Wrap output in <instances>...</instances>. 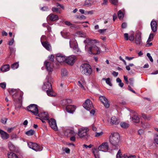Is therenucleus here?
I'll use <instances>...</instances> for the list:
<instances>
[{"label": "nucleus", "mask_w": 158, "mask_h": 158, "mask_svg": "<svg viewBox=\"0 0 158 158\" xmlns=\"http://www.w3.org/2000/svg\"><path fill=\"white\" fill-rule=\"evenodd\" d=\"M27 110L31 112L33 114L36 116L38 115L39 112L37 105L35 104H31L27 107Z\"/></svg>", "instance_id": "8"}, {"label": "nucleus", "mask_w": 158, "mask_h": 158, "mask_svg": "<svg viewBox=\"0 0 158 158\" xmlns=\"http://www.w3.org/2000/svg\"><path fill=\"white\" fill-rule=\"evenodd\" d=\"M129 83L132 86H133V81H134V79L133 78H130L129 79Z\"/></svg>", "instance_id": "52"}, {"label": "nucleus", "mask_w": 158, "mask_h": 158, "mask_svg": "<svg viewBox=\"0 0 158 158\" xmlns=\"http://www.w3.org/2000/svg\"><path fill=\"white\" fill-rule=\"evenodd\" d=\"M28 147L36 151H40L43 149V147L40 146L37 144L35 143L29 142L27 143Z\"/></svg>", "instance_id": "9"}, {"label": "nucleus", "mask_w": 158, "mask_h": 158, "mask_svg": "<svg viewBox=\"0 0 158 158\" xmlns=\"http://www.w3.org/2000/svg\"><path fill=\"white\" fill-rule=\"evenodd\" d=\"M65 24L68 26H70L72 25V24L70 22L68 21H66L64 22Z\"/></svg>", "instance_id": "61"}, {"label": "nucleus", "mask_w": 158, "mask_h": 158, "mask_svg": "<svg viewBox=\"0 0 158 158\" xmlns=\"http://www.w3.org/2000/svg\"><path fill=\"white\" fill-rule=\"evenodd\" d=\"M56 59L58 62L61 63L66 61V57L62 54H58L56 56Z\"/></svg>", "instance_id": "14"}, {"label": "nucleus", "mask_w": 158, "mask_h": 158, "mask_svg": "<svg viewBox=\"0 0 158 158\" xmlns=\"http://www.w3.org/2000/svg\"><path fill=\"white\" fill-rule=\"evenodd\" d=\"M42 118L43 120H48V116L47 113L43 112L40 113H38V115H36Z\"/></svg>", "instance_id": "20"}, {"label": "nucleus", "mask_w": 158, "mask_h": 158, "mask_svg": "<svg viewBox=\"0 0 158 158\" xmlns=\"http://www.w3.org/2000/svg\"><path fill=\"white\" fill-rule=\"evenodd\" d=\"M7 119L6 118H3L1 119V122L4 124H6Z\"/></svg>", "instance_id": "49"}, {"label": "nucleus", "mask_w": 158, "mask_h": 158, "mask_svg": "<svg viewBox=\"0 0 158 158\" xmlns=\"http://www.w3.org/2000/svg\"><path fill=\"white\" fill-rule=\"evenodd\" d=\"M14 127H9L7 128V131L8 132L10 133L14 130Z\"/></svg>", "instance_id": "62"}, {"label": "nucleus", "mask_w": 158, "mask_h": 158, "mask_svg": "<svg viewBox=\"0 0 158 158\" xmlns=\"http://www.w3.org/2000/svg\"><path fill=\"white\" fill-rule=\"evenodd\" d=\"M44 64L46 66V69L49 72L52 71V66L50 62L45 61L44 63Z\"/></svg>", "instance_id": "25"}, {"label": "nucleus", "mask_w": 158, "mask_h": 158, "mask_svg": "<svg viewBox=\"0 0 158 158\" xmlns=\"http://www.w3.org/2000/svg\"><path fill=\"white\" fill-rule=\"evenodd\" d=\"M78 135L81 139H87L89 136L88 133L89 129L87 127H82L78 129Z\"/></svg>", "instance_id": "5"}, {"label": "nucleus", "mask_w": 158, "mask_h": 158, "mask_svg": "<svg viewBox=\"0 0 158 158\" xmlns=\"http://www.w3.org/2000/svg\"><path fill=\"white\" fill-rule=\"evenodd\" d=\"M136 157V156L135 155L133 156H130L126 154H124L123 155V158H135Z\"/></svg>", "instance_id": "39"}, {"label": "nucleus", "mask_w": 158, "mask_h": 158, "mask_svg": "<svg viewBox=\"0 0 158 158\" xmlns=\"http://www.w3.org/2000/svg\"><path fill=\"white\" fill-rule=\"evenodd\" d=\"M155 35V33H151L149 35V38L148 40V41H151L153 40V38L154 37V35Z\"/></svg>", "instance_id": "40"}, {"label": "nucleus", "mask_w": 158, "mask_h": 158, "mask_svg": "<svg viewBox=\"0 0 158 158\" xmlns=\"http://www.w3.org/2000/svg\"><path fill=\"white\" fill-rule=\"evenodd\" d=\"M49 123L50 126L52 128L56 131L57 129V127L55 120L53 118H51L49 121Z\"/></svg>", "instance_id": "15"}, {"label": "nucleus", "mask_w": 158, "mask_h": 158, "mask_svg": "<svg viewBox=\"0 0 158 158\" xmlns=\"http://www.w3.org/2000/svg\"><path fill=\"white\" fill-rule=\"evenodd\" d=\"M98 150L97 148H94L92 149V152L94 154L95 158H99L100 155Z\"/></svg>", "instance_id": "26"}, {"label": "nucleus", "mask_w": 158, "mask_h": 158, "mask_svg": "<svg viewBox=\"0 0 158 158\" xmlns=\"http://www.w3.org/2000/svg\"><path fill=\"white\" fill-rule=\"evenodd\" d=\"M41 10L42 11H47L48 10V7L45 6L42 7Z\"/></svg>", "instance_id": "64"}, {"label": "nucleus", "mask_w": 158, "mask_h": 158, "mask_svg": "<svg viewBox=\"0 0 158 158\" xmlns=\"http://www.w3.org/2000/svg\"><path fill=\"white\" fill-rule=\"evenodd\" d=\"M46 93L47 95L49 96H55V94H54L52 89L50 90H46Z\"/></svg>", "instance_id": "34"}, {"label": "nucleus", "mask_w": 158, "mask_h": 158, "mask_svg": "<svg viewBox=\"0 0 158 158\" xmlns=\"http://www.w3.org/2000/svg\"><path fill=\"white\" fill-rule=\"evenodd\" d=\"M103 134V131H102L100 132H96L95 134V136L96 137H98L102 135Z\"/></svg>", "instance_id": "45"}, {"label": "nucleus", "mask_w": 158, "mask_h": 158, "mask_svg": "<svg viewBox=\"0 0 158 158\" xmlns=\"http://www.w3.org/2000/svg\"><path fill=\"white\" fill-rule=\"evenodd\" d=\"M46 27H47V30H48V31L49 32H51V27L49 26V25H47L46 26Z\"/></svg>", "instance_id": "63"}, {"label": "nucleus", "mask_w": 158, "mask_h": 158, "mask_svg": "<svg viewBox=\"0 0 158 158\" xmlns=\"http://www.w3.org/2000/svg\"><path fill=\"white\" fill-rule=\"evenodd\" d=\"M99 100L105 106L106 108L109 107L110 104L108 99L105 96H101L99 97Z\"/></svg>", "instance_id": "13"}, {"label": "nucleus", "mask_w": 158, "mask_h": 158, "mask_svg": "<svg viewBox=\"0 0 158 158\" xmlns=\"http://www.w3.org/2000/svg\"><path fill=\"white\" fill-rule=\"evenodd\" d=\"M6 84L5 82L0 83V87L2 89H5L6 87Z\"/></svg>", "instance_id": "48"}, {"label": "nucleus", "mask_w": 158, "mask_h": 158, "mask_svg": "<svg viewBox=\"0 0 158 158\" xmlns=\"http://www.w3.org/2000/svg\"><path fill=\"white\" fill-rule=\"evenodd\" d=\"M51 78L49 76H47L44 83L43 89L46 91V90H50L52 89V85L50 82Z\"/></svg>", "instance_id": "7"}, {"label": "nucleus", "mask_w": 158, "mask_h": 158, "mask_svg": "<svg viewBox=\"0 0 158 158\" xmlns=\"http://www.w3.org/2000/svg\"><path fill=\"white\" fill-rule=\"evenodd\" d=\"M75 109V106L72 105H68L66 107L67 111L70 113H73Z\"/></svg>", "instance_id": "21"}, {"label": "nucleus", "mask_w": 158, "mask_h": 158, "mask_svg": "<svg viewBox=\"0 0 158 158\" xmlns=\"http://www.w3.org/2000/svg\"><path fill=\"white\" fill-rule=\"evenodd\" d=\"M94 145L92 144H90L89 145H87L86 144H84L83 145V147L85 148H91L93 147Z\"/></svg>", "instance_id": "55"}, {"label": "nucleus", "mask_w": 158, "mask_h": 158, "mask_svg": "<svg viewBox=\"0 0 158 158\" xmlns=\"http://www.w3.org/2000/svg\"><path fill=\"white\" fill-rule=\"evenodd\" d=\"M120 125L121 127L124 128H126L129 127V124L125 122L121 123Z\"/></svg>", "instance_id": "36"}, {"label": "nucleus", "mask_w": 158, "mask_h": 158, "mask_svg": "<svg viewBox=\"0 0 158 158\" xmlns=\"http://www.w3.org/2000/svg\"><path fill=\"white\" fill-rule=\"evenodd\" d=\"M80 69L82 74L87 76L90 75L92 72L91 66L88 64H83L80 67Z\"/></svg>", "instance_id": "4"}, {"label": "nucleus", "mask_w": 158, "mask_h": 158, "mask_svg": "<svg viewBox=\"0 0 158 158\" xmlns=\"http://www.w3.org/2000/svg\"><path fill=\"white\" fill-rule=\"evenodd\" d=\"M151 28L152 31L155 33L157 31V24L156 22L153 20L150 23Z\"/></svg>", "instance_id": "19"}, {"label": "nucleus", "mask_w": 158, "mask_h": 158, "mask_svg": "<svg viewBox=\"0 0 158 158\" xmlns=\"http://www.w3.org/2000/svg\"><path fill=\"white\" fill-rule=\"evenodd\" d=\"M56 6L57 7H54L52 8V10L53 12H56L57 13H61L60 10V8L63 9L64 7L58 3L56 4Z\"/></svg>", "instance_id": "18"}, {"label": "nucleus", "mask_w": 158, "mask_h": 158, "mask_svg": "<svg viewBox=\"0 0 158 158\" xmlns=\"http://www.w3.org/2000/svg\"><path fill=\"white\" fill-rule=\"evenodd\" d=\"M103 80H105L107 84L108 85L110 86H111L112 85V84L110 80V78H108L106 79L104 78L103 79Z\"/></svg>", "instance_id": "42"}, {"label": "nucleus", "mask_w": 158, "mask_h": 158, "mask_svg": "<svg viewBox=\"0 0 158 158\" xmlns=\"http://www.w3.org/2000/svg\"><path fill=\"white\" fill-rule=\"evenodd\" d=\"M123 156L122 155L120 150H118L117 155L116 158H123Z\"/></svg>", "instance_id": "43"}, {"label": "nucleus", "mask_w": 158, "mask_h": 158, "mask_svg": "<svg viewBox=\"0 0 158 158\" xmlns=\"http://www.w3.org/2000/svg\"><path fill=\"white\" fill-rule=\"evenodd\" d=\"M69 45L71 48H72L73 52L76 54H79L81 51L79 48L77 44L76 40L73 39L70 40L69 41Z\"/></svg>", "instance_id": "6"}, {"label": "nucleus", "mask_w": 158, "mask_h": 158, "mask_svg": "<svg viewBox=\"0 0 158 158\" xmlns=\"http://www.w3.org/2000/svg\"><path fill=\"white\" fill-rule=\"evenodd\" d=\"M110 122L113 125L118 124L120 122L119 120L115 116L111 118Z\"/></svg>", "instance_id": "23"}, {"label": "nucleus", "mask_w": 158, "mask_h": 158, "mask_svg": "<svg viewBox=\"0 0 158 158\" xmlns=\"http://www.w3.org/2000/svg\"><path fill=\"white\" fill-rule=\"evenodd\" d=\"M10 69V66L9 64H5L2 66L0 68V70L2 72H6L8 71Z\"/></svg>", "instance_id": "28"}, {"label": "nucleus", "mask_w": 158, "mask_h": 158, "mask_svg": "<svg viewBox=\"0 0 158 158\" xmlns=\"http://www.w3.org/2000/svg\"><path fill=\"white\" fill-rule=\"evenodd\" d=\"M150 41H148V40L147 42V44H146V47H149L152 45V43H150Z\"/></svg>", "instance_id": "58"}, {"label": "nucleus", "mask_w": 158, "mask_h": 158, "mask_svg": "<svg viewBox=\"0 0 158 158\" xmlns=\"http://www.w3.org/2000/svg\"><path fill=\"white\" fill-rule=\"evenodd\" d=\"M75 132L72 129L68 128L66 129L64 132V135L68 137H69L71 136L74 135Z\"/></svg>", "instance_id": "16"}, {"label": "nucleus", "mask_w": 158, "mask_h": 158, "mask_svg": "<svg viewBox=\"0 0 158 158\" xmlns=\"http://www.w3.org/2000/svg\"><path fill=\"white\" fill-rule=\"evenodd\" d=\"M110 2L111 3L114 4L116 5L117 4L118 2V0H110Z\"/></svg>", "instance_id": "54"}, {"label": "nucleus", "mask_w": 158, "mask_h": 158, "mask_svg": "<svg viewBox=\"0 0 158 158\" xmlns=\"http://www.w3.org/2000/svg\"><path fill=\"white\" fill-rule=\"evenodd\" d=\"M76 133H75V134H74V135L71 136L69 137H70V140L72 141H75L76 140L75 136H76Z\"/></svg>", "instance_id": "46"}, {"label": "nucleus", "mask_w": 158, "mask_h": 158, "mask_svg": "<svg viewBox=\"0 0 158 158\" xmlns=\"http://www.w3.org/2000/svg\"><path fill=\"white\" fill-rule=\"evenodd\" d=\"M79 86L81 89H84V86L83 85H84V83L80 81H78V83L77 84Z\"/></svg>", "instance_id": "44"}, {"label": "nucleus", "mask_w": 158, "mask_h": 158, "mask_svg": "<svg viewBox=\"0 0 158 158\" xmlns=\"http://www.w3.org/2000/svg\"><path fill=\"white\" fill-rule=\"evenodd\" d=\"M109 142L114 149H118L120 144V136L117 133H112L109 137Z\"/></svg>", "instance_id": "2"}, {"label": "nucleus", "mask_w": 158, "mask_h": 158, "mask_svg": "<svg viewBox=\"0 0 158 158\" xmlns=\"http://www.w3.org/2000/svg\"><path fill=\"white\" fill-rule=\"evenodd\" d=\"M8 158H18V156L15 153L10 152L7 154Z\"/></svg>", "instance_id": "32"}, {"label": "nucleus", "mask_w": 158, "mask_h": 158, "mask_svg": "<svg viewBox=\"0 0 158 158\" xmlns=\"http://www.w3.org/2000/svg\"><path fill=\"white\" fill-rule=\"evenodd\" d=\"M93 42H94V43H97L96 40H92L89 38H86L84 40L85 51L90 54H99L100 53L99 48L95 44H93Z\"/></svg>", "instance_id": "1"}, {"label": "nucleus", "mask_w": 158, "mask_h": 158, "mask_svg": "<svg viewBox=\"0 0 158 158\" xmlns=\"http://www.w3.org/2000/svg\"><path fill=\"white\" fill-rule=\"evenodd\" d=\"M61 73L62 77H67L68 75V72L67 70L64 68L61 69Z\"/></svg>", "instance_id": "29"}, {"label": "nucleus", "mask_w": 158, "mask_h": 158, "mask_svg": "<svg viewBox=\"0 0 158 158\" xmlns=\"http://www.w3.org/2000/svg\"><path fill=\"white\" fill-rule=\"evenodd\" d=\"M135 43L137 44H140L141 42V35L139 33H137L135 37Z\"/></svg>", "instance_id": "27"}, {"label": "nucleus", "mask_w": 158, "mask_h": 158, "mask_svg": "<svg viewBox=\"0 0 158 158\" xmlns=\"http://www.w3.org/2000/svg\"><path fill=\"white\" fill-rule=\"evenodd\" d=\"M77 18L78 19H86V17L85 16L83 15H82L80 16H78L77 17Z\"/></svg>", "instance_id": "47"}, {"label": "nucleus", "mask_w": 158, "mask_h": 158, "mask_svg": "<svg viewBox=\"0 0 158 158\" xmlns=\"http://www.w3.org/2000/svg\"><path fill=\"white\" fill-rule=\"evenodd\" d=\"M76 60V56L74 55H72L66 57V62L69 65H73Z\"/></svg>", "instance_id": "11"}, {"label": "nucleus", "mask_w": 158, "mask_h": 158, "mask_svg": "<svg viewBox=\"0 0 158 158\" xmlns=\"http://www.w3.org/2000/svg\"><path fill=\"white\" fill-rule=\"evenodd\" d=\"M41 44L47 50L50 51L51 49V46L48 41L42 42Z\"/></svg>", "instance_id": "22"}, {"label": "nucleus", "mask_w": 158, "mask_h": 158, "mask_svg": "<svg viewBox=\"0 0 158 158\" xmlns=\"http://www.w3.org/2000/svg\"><path fill=\"white\" fill-rule=\"evenodd\" d=\"M83 107L87 110H89L93 108L92 102L89 99L86 100L83 105Z\"/></svg>", "instance_id": "12"}, {"label": "nucleus", "mask_w": 158, "mask_h": 158, "mask_svg": "<svg viewBox=\"0 0 158 158\" xmlns=\"http://www.w3.org/2000/svg\"><path fill=\"white\" fill-rule=\"evenodd\" d=\"M35 133V131L32 130H30L27 131L25 134L29 136L33 135Z\"/></svg>", "instance_id": "35"}, {"label": "nucleus", "mask_w": 158, "mask_h": 158, "mask_svg": "<svg viewBox=\"0 0 158 158\" xmlns=\"http://www.w3.org/2000/svg\"><path fill=\"white\" fill-rule=\"evenodd\" d=\"M10 93L12 95L14 101H18V102L19 103L22 102L23 94V92L19 90L12 89L10 90Z\"/></svg>", "instance_id": "3"}, {"label": "nucleus", "mask_w": 158, "mask_h": 158, "mask_svg": "<svg viewBox=\"0 0 158 158\" xmlns=\"http://www.w3.org/2000/svg\"><path fill=\"white\" fill-rule=\"evenodd\" d=\"M61 34L62 37L65 39L70 38V37L71 36V35H70V33L68 32H64L63 33L61 32Z\"/></svg>", "instance_id": "31"}, {"label": "nucleus", "mask_w": 158, "mask_h": 158, "mask_svg": "<svg viewBox=\"0 0 158 158\" xmlns=\"http://www.w3.org/2000/svg\"><path fill=\"white\" fill-rule=\"evenodd\" d=\"M154 141L157 144H158V135L157 134L155 136Z\"/></svg>", "instance_id": "53"}, {"label": "nucleus", "mask_w": 158, "mask_h": 158, "mask_svg": "<svg viewBox=\"0 0 158 158\" xmlns=\"http://www.w3.org/2000/svg\"><path fill=\"white\" fill-rule=\"evenodd\" d=\"M109 149L108 143L107 142L103 143L98 147V150L104 152H107Z\"/></svg>", "instance_id": "10"}, {"label": "nucleus", "mask_w": 158, "mask_h": 158, "mask_svg": "<svg viewBox=\"0 0 158 158\" xmlns=\"http://www.w3.org/2000/svg\"><path fill=\"white\" fill-rule=\"evenodd\" d=\"M46 39L47 37L46 36L44 35H42L40 39V41L41 43H42V42H44V41L46 40Z\"/></svg>", "instance_id": "50"}, {"label": "nucleus", "mask_w": 158, "mask_h": 158, "mask_svg": "<svg viewBox=\"0 0 158 158\" xmlns=\"http://www.w3.org/2000/svg\"><path fill=\"white\" fill-rule=\"evenodd\" d=\"M92 4L89 1V0H86L83 5V6H91L92 5Z\"/></svg>", "instance_id": "38"}, {"label": "nucleus", "mask_w": 158, "mask_h": 158, "mask_svg": "<svg viewBox=\"0 0 158 158\" xmlns=\"http://www.w3.org/2000/svg\"><path fill=\"white\" fill-rule=\"evenodd\" d=\"M47 19L52 21H55L59 19V17L57 15L51 14L47 17Z\"/></svg>", "instance_id": "17"}, {"label": "nucleus", "mask_w": 158, "mask_h": 158, "mask_svg": "<svg viewBox=\"0 0 158 158\" xmlns=\"http://www.w3.org/2000/svg\"><path fill=\"white\" fill-rule=\"evenodd\" d=\"M144 133V131L143 130L140 129L138 131V134L140 135H141L143 134Z\"/></svg>", "instance_id": "56"}, {"label": "nucleus", "mask_w": 158, "mask_h": 158, "mask_svg": "<svg viewBox=\"0 0 158 158\" xmlns=\"http://www.w3.org/2000/svg\"><path fill=\"white\" fill-rule=\"evenodd\" d=\"M118 18L120 19H122L123 17V13L121 11V10H119L118 12Z\"/></svg>", "instance_id": "41"}, {"label": "nucleus", "mask_w": 158, "mask_h": 158, "mask_svg": "<svg viewBox=\"0 0 158 158\" xmlns=\"http://www.w3.org/2000/svg\"><path fill=\"white\" fill-rule=\"evenodd\" d=\"M19 66V63L18 62H15L14 63L11 65V68L13 69H17L18 68Z\"/></svg>", "instance_id": "37"}, {"label": "nucleus", "mask_w": 158, "mask_h": 158, "mask_svg": "<svg viewBox=\"0 0 158 158\" xmlns=\"http://www.w3.org/2000/svg\"><path fill=\"white\" fill-rule=\"evenodd\" d=\"M0 134L2 138L3 139H6L9 137V135L6 132L0 129Z\"/></svg>", "instance_id": "24"}, {"label": "nucleus", "mask_w": 158, "mask_h": 158, "mask_svg": "<svg viewBox=\"0 0 158 158\" xmlns=\"http://www.w3.org/2000/svg\"><path fill=\"white\" fill-rule=\"evenodd\" d=\"M131 120L132 121L135 123H138L139 122V118L137 114H135L132 117Z\"/></svg>", "instance_id": "30"}, {"label": "nucleus", "mask_w": 158, "mask_h": 158, "mask_svg": "<svg viewBox=\"0 0 158 158\" xmlns=\"http://www.w3.org/2000/svg\"><path fill=\"white\" fill-rule=\"evenodd\" d=\"M147 56L148 57L150 60L151 62H152L153 61V59L149 53H147Z\"/></svg>", "instance_id": "51"}, {"label": "nucleus", "mask_w": 158, "mask_h": 158, "mask_svg": "<svg viewBox=\"0 0 158 158\" xmlns=\"http://www.w3.org/2000/svg\"><path fill=\"white\" fill-rule=\"evenodd\" d=\"M124 78L126 83L127 84H128L129 83V81L128 80V77L127 76H124Z\"/></svg>", "instance_id": "59"}, {"label": "nucleus", "mask_w": 158, "mask_h": 158, "mask_svg": "<svg viewBox=\"0 0 158 158\" xmlns=\"http://www.w3.org/2000/svg\"><path fill=\"white\" fill-rule=\"evenodd\" d=\"M48 58L50 60L52 61L54 60V56L53 55H52L49 56Z\"/></svg>", "instance_id": "57"}, {"label": "nucleus", "mask_w": 158, "mask_h": 158, "mask_svg": "<svg viewBox=\"0 0 158 158\" xmlns=\"http://www.w3.org/2000/svg\"><path fill=\"white\" fill-rule=\"evenodd\" d=\"M11 138L12 139H16L18 137L16 134H13L11 135Z\"/></svg>", "instance_id": "60"}, {"label": "nucleus", "mask_w": 158, "mask_h": 158, "mask_svg": "<svg viewBox=\"0 0 158 158\" xmlns=\"http://www.w3.org/2000/svg\"><path fill=\"white\" fill-rule=\"evenodd\" d=\"M8 145L9 149L10 151H14L15 150V147L11 142H9L8 143Z\"/></svg>", "instance_id": "33"}]
</instances>
